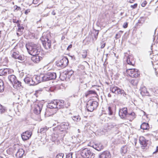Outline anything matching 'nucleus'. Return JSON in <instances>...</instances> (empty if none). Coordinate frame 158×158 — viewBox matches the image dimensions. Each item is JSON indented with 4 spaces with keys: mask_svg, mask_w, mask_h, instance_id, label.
Masks as SVG:
<instances>
[{
    "mask_svg": "<svg viewBox=\"0 0 158 158\" xmlns=\"http://www.w3.org/2000/svg\"><path fill=\"white\" fill-rule=\"evenodd\" d=\"M118 91L119 93L117 94L120 95L121 97L124 99H127L129 97V95L127 94L124 90L120 89Z\"/></svg>",
    "mask_w": 158,
    "mask_h": 158,
    "instance_id": "20",
    "label": "nucleus"
},
{
    "mask_svg": "<svg viewBox=\"0 0 158 158\" xmlns=\"http://www.w3.org/2000/svg\"><path fill=\"white\" fill-rule=\"evenodd\" d=\"M128 114L127 110L126 108H122L120 110L119 112V115L122 119H126Z\"/></svg>",
    "mask_w": 158,
    "mask_h": 158,
    "instance_id": "13",
    "label": "nucleus"
},
{
    "mask_svg": "<svg viewBox=\"0 0 158 158\" xmlns=\"http://www.w3.org/2000/svg\"><path fill=\"white\" fill-rule=\"evenodd\" d=\"M73 73V71L72 70H71L69 71L67 73L69 75H72Z\"/></svg>",
    "mask_w": 158,
    "mask_h": 158,
    "instance_id": "54",
    "label": "nucleus"
},
{
    "mask_svg": "<svg viewBox=\"0 0 158 158\" xmlns=\"http://www.w3.org/2000/svg\"><path fill=\"white\" fill-rule=\"evenodd\" d=\"M136 81L135 80H131L130 81V83L133 85H136Z\"/></svg>",
    "mask_w": 158,
    "mask_h": 158,
    "instance_id": "42",
    "label": "nucleus"
},
{
    "mask_svg": "<svg viewBox=\"0 0 158 158\" xmlns=\"http://www.w3.org/2000/svg\"><path fill=\"white\" fill-rule=\"evenodd\" d=\"M139 141L140 144L143 145V146H146L147 141L142 136L139 137Z\"/></svg>",
    "mask_w": 158,
    "mask_h": 158,
    "instance_id": "24",
    "label": "nucleus"
},
{
    "mask_svg": "<svg viewBox=\"0 0 158 158\" xmlns=\"http://www.w3.org/2000/svg\"><path fill=\"white\" fill-rule=\"evenodd\" d=\"M30 102V100H28L27 101V104H28V105H29V103Z\"/></svg>",
    "mask_w": 158,
    "mask_h": 158,
    "instance_id": "58",
    "label": "nucleus"
},
{
    "mask_svg": "<svg viewBox=\"0 0 158 158\" xmlns=\"http://www.w3.org/2000/svg\"><path fill=\"white\" fill-rule=\"evenodd\" d=\"M32 77L35 85H37L42 81H44L43 74H41L40 75H35Z\"/></svg>",
    "mask_w": 158,
    "mask_h": 158,
    "instance_id": "11",
    "label": "nucleus"
},
{
    "mask_svg": "<svg viewBox=\"0 0 158 158\" xmlns=\"http://www.w3.org/2000/svg\"><path fill=\"white\" fill-rule=\"evenodd\" d=\"M135 0H128V1L131 3H133Z\"/></svg>",
    "mask_w": 158,
    "mask_h": 158,
    "instance_id": "56",
    "label": "nucleus"
},
{
    "mask_svg": "<svg viewBox=\"0 0 158 158\" xmlns=\"http://www.w3.org/2000/svg\"><path fill=\"white\" fill-rule=\"evenodd\" d=\"M140 94L142 96H149V93L147 91V89L145 87H143L140 90Z\"/></svg>",
    "mask_w": 158,
    "mask_h": 158,
    "instance_id": "27",
    "label": "nucleus"
},
{
    "mask_svg": "<svg viewBox=\"0 0 158 158\" xmlns=\"http://www.w3.org/2000/svg\"><path fill=\"white\" fill-rule=\"evenodd\" d=\"M6 111V107L0 104V113L1 114H3Z\"/></svg>",
    "mask_w": 158,
    "mask_h": 158,
    "instance_id": "32",
    "label": "nucleus"
},
{
    "mask_svg": "<svg viewBox=\"0 0 158 158\" xmlns=\"http://www.w3.org/2000/svg\"><path fill=\"white\" fill-rule=\"evenodd\" d=\"M111 157L110 153L108 151H105L99 155V158H110Z\"/></svg>",
    "mask_w": 158,
    "mask_h": 158,
    "instance_id": "18",
    "label": "nucleus"
},
{
    "mask_svg": "<svg viewBox=\"0 0 158 158\" xmlns=\"http://www.w3.org/2000/svg\"><path fill=\"white\" fill-rule=\"evenodd\" d=\"M106 45V44L105 43L103 44H102L101 46V48H103Z\"/></svg>",
    "mask_w": 158,
    "mask_h": 158,
    "instance_id": "52",
    "label": "nucleus"
},
{
    "mask_svg": "<svg viewBox=\"0 0 158 158\" xmlns=\"http://www.w3.org/2000/svg\"><path fill=\"white\" fill-rule=\"evenodd\" d=\"M108 96L109 97H111V95L110 94H108Z\"/></svg>",
    "mask_w": 158,
    "mask_h": 158,
    "instance_id": "61",
    "label": "nucleus"
},
{
    "mask_svg": "<svg viewBox=\"0 0 158 158\" xmlns=\"http://www.w3.org/2000/svg\"><path fill=\"white\" fill-rule=\"evenodd\" d=\"M42 44L46 49H48L51 48V41L45 36H43L40 39Z\"/></svg>",
    "mask_w": 158,
    "mask_h": 158,
    "instance_id": "6",
    "label": "nucleus"
},
{
    "mask_svg": "<svg viewBox=\"0 0 158 158\" xmlns=\"http://www.w3.org/2000/svg\"><path fill=\"white\" fill-rule=\"evenodd\" d=\"M135 118V114L134 112H132L130 114H128L126 119H128L130 121H131Z\"/></svg>",
    "mask_w": 158,
    "mask_h": 158,
    "instance_id": "25",
    "label": "nucleus"
},
{
    "mask_svg": "<svg viewBox=\"0 0 158 158\" xmlns=\"http://www.w3.org/2000/svg\"><path fill=\"white\" fill-rule=\"evenodd\" d=\"M149 127V124L147 123L144 122L140 125V128L143 130H148Z\"/></svg>",
    "mask_w": 158,
    "mask_h": 158,
    "instance_id": "28",
    "label": "nucleus"
},
{
    "mask_svg": "<svg viewBox=\"0 0 158 158\" xmlns=\"http://www.w3.org/2000/svg\"><path fill=\"white\" fill-rule=\"evenodd\" d=\"M64 105L63 101L54 100L48 103L47 106L50 109H61L63 107Z\"/></svg>",
    "mask_w": 158,
    "mask_h": 158,
    "instance_id": "2",
    "label": "nucleus"
},
{
    "mask_svg": "<svg viewBox=\"0 0 158 158\" xmlns=\"http://www.w3.org/2000/svg\"><path fill=\"white\" fill-rule=\"evenodd\" d=\"M120 89L116 86L114 85H112L110 87V90L113 93H114L116 94H118L119 93V90H120Z\"/></svg>",
    "mask_w": 158,
    "mask_h": 158,
    "instance_id": "21",
    "label": "nucleus"
},
{
    "mask_svg": "<svg viewBox=\"0 0 158 158\" xmlns=\"http://www.w3.org/2000/svg\"><path fill=\"white\" fill-rule=\"evenodd\" d=\"M32 133L30 131H26L23 133L21 135V137L23 140H26L28 139L31 136Z\"/></svg>",
    "mask_w": 158,
    "mask_h": 158,
    "instance_id": "16",
    "label": "nucleus"
},
{
    "mask_svg": "<svg viewBox=\"0 0 158 158\" xmlns=\"http://www.w3.org/2000/svg\"><path fill=\"white\" fill-rule=\"evenodd\" d=\"M69 124L68 122H63L58 127L59 131H65L68 128Z\"/></svg>",
    "mask_w": 158,
    "mask_h": 158,
    "instance_id": "15",
    "label": "nucleus"
},
{
    "mask_svg": "<svg viewBox=\"0 0 158 158\" xmlns=\"http://www.w3.org/2000/svg\"><path fill=\"white\" fill-rule=\"evenodd\" d=\"M42 91V89H40L36 90L35 91V94H40V93Z\"/></svg>",
    "mask_w": 158,
    "mask_h": 158,
    "instance_id": "44",
    "label": "nucleus"
},
{
    "mask_svg": "<svg viewBox=\"0 0 158 158\" xmlns=\"http://www.w3.org/2000/svg\"><path fill=\"white\" fill-rule=\"evenodd\" d=\"M17 26L18 27V30L19 31H20L21 29H24V27L22 26H21L19 23H18L17 24Z\"/></svg>",
    "mask_w": 158,
    "mask_h": 158,
    "instance_id": "41",
    "label": "nucleus"
},
{
    "mask_svg": "<svg viewBox=\"0 0 158 158\" xmlns=\"http://www.w3.org/2000/svg\"><path fill=\"white\" fill-rule=\"evenodd\" d=\"M25 13L26 14H27L28 13L27 10H26L25 11Z\"/></svg>",
    "mask_w": 158,
    "mask_h": 158,
    "instance_id": "60",
    "label": "nucleus"
},
{
    "mask_svg": "<svg viewBox=\"0 0 158 158\" xmlns=\"http://www.w3.org/2000/svg\"><path fill=\"white\" fill-rule=\"evenodd\" d=\"M12 54L11 56L15 59H18L19 60H23L24 59L23 55H22L19 52L15 50V48L11 51Z\"/></svg>",
    "mask_w": 158,
    "mask_h": 158,
    "instance_id": "5",
    "label": "nucleus"
},
{
    "mask_svg": "<svg viewBox=\"0 0 158 158\" xmlns=\"http://www.w3.org/2000/svg\"><path fill=\"white\" fill-rule=\"evenodd\" d=\"M66 158H72V153H71L66 155Z\"/></svg>",
    "mask_w": 158,
    "mask_h": 158,
    "instance_id": "43",
    "label": "nucleus"
},
{
    "mask_svg": "<svg viewBox=\"0 0 158 158\" xmlns=\"http://www.w3.org/2000/svg\"><path fill=\"white\" fill-rule=\"evenodd\" d=\"M48 129V128L47 127H46L44 128H41L40 130V132L42 133H44Z\"/></svg>",
    "mask_w": 158,
    "mask_h": 158,
    "instance_id": "37",
    "label": "nucleus"
},
{
    "mask_svg": "<svg viewBox=\"0 0 158 158\" xmlns=\"http://www.w3.org/2000/svg\"><path fill=\"white\" fill-rule=\"evenodd\" d=\"M24 82L29 85H35V83L33 79V77L27 76L24 79Z\"/></svg>",
    "mask_w": 158,
    "mask_h": 158,
    "instance_id": "17",
    "label": "nucleus"
},
{
    "mask_svg": "<svg viewBox=\"0 0 158 158\" xmlns=\"http://www.w3.org/2000/svg\"><path fill=\"white\" fill-rule=\"evenodd\" d=\"M31 59L35 63H38L42 60V57L40 56L39 55L32 56Z\"/></svg>",
    "mask_w": 158,
    "mask_h": 158,
    "instance_id": "19",
    "label": "nucleus"
},
{
    "mask_svg": "<svg viewBox=\"0 0 158 158\" xmlns=\"http://www.w3.org/2000/svg\"><path fill=\"white\" fill-rule=\"evenodd\" d=\"M83 52L82 56L83 58H86L87 56V52L85 50H83Z\"/></svg>",
    "mask_w": 158,
    "mask_h": 158,
    "instance_id": "39",
    "label": "nucleus"
},
{
    "mask_svg": "<svg viewBox=\"0 0 158 158\" xmlns=\"http://www.w3.org/2000/svg\"><path fill=\"white\" fill-rule=\"evenodd\" d=\"M16 8L15 9V10H21V7H20L18 6H16Z\"/></svg>",
    "mask_w": 158,
    "mask_h": 158,
    "instance_id": "50",
    "label": "nucleus"
},
{
    "mask_svg": "<svg viewBox=\"0 0 158 158\" xmlns=\"http://www.w3.org/2000/svg\"><path fill=\"white\" fill-rule=\"evenodd\" d=\"M98 105V103L97 101L89 100L87 104V110L89 111L92 112L97 108Z\"/></svg>",
    "mask_w": 158,
    "mask_h": 158,
    "instance_id": "4",
    "label": "nucleus"
},
{
    "mask_svg": "<svg viewBox=\"0 0 158 158\" xmlns=\"http://www.w3.org/2000/svg\"><path fill=\"white\" fill-rule=\"evenodd\" d=\"M98 33H99L98 30H95V32L94 33V38L95 39V40L97 38Z\"/></svg>",
    "mask_w": 158,
    "mask_h": 158,
    "instance_id": "38",
    "label": "nucleus"
},
{
    "mask_svg": "<svg viewBox=\"0 0 158 158\" xmlns=\"http://www.w3.org/2000/svg\"><path fill=\"white\" fill-rule=\"evenodd\" d=\"M24 153V150L22 149H20L18 150L15 154V156L17 158H21Z\"/></svg>",
    "mask_w": 158,
    "mask_h": 158,
    "instance_id": "23",
    "label": "nucleus"
},
{
    "mask_svg": "<svg viewBox=\"0 0 158 158\" xmlns=\"http://www.w3.org/2000/svg\"><path fill=\"white\" fill-rule=\"evenodd\" d=\"M146 4H147V3H146V2H145L142 3L141 5H142V6L144 7L145 6V5H146Z\"/></svg>",
    "mask_w": 158,
    "mask_h": 158,
    "instance_id": "48",
    "label": "nucleus"
},
{
    "mask_svg": "<svg viewBox=\"0 0 158 158\" xmlns=\"http://www.w3.org/2000/svg\"><path fill=\"white\" fill-rule=\"evenodd\" d=\"M55 137H56V138H57L58 136H57V135H56L55 136Z\"/></svg>",
    "mask_w": 158,
    "mask_h": 158,
    "instance_id": "64",
    "label": "nucleus"
},
{
    "mask_svg": "<svg viewBox=\"0 0 158 158\" xmlns=\"http://www.w3.org/2000/svg\"><path fill=\"white\" fill-rule=\"evenodd\" d=\"M26 48L29 54L32 56L39 55L41 50V47L39 45L33 43L29 44Z\"/></svg>",
    "mask_w": 158,
    "mask_h": 158,
    "instance_id": "1",
    "label": "nucleus"
},
{
    "mask_svg": "<svg viewBox=\"0 0 158 158\" xmlns=\"http://www.w3.org/2000/svg\"><path fill=\"white\" fill-rule=\"evenodd\" d=\"M96 94V93L94 90H89L87 92V93L86 94V96L87 97L88 96H89L90 94Z\"/></svg>",
    "mask_w": 158,
    "mask_h": 158,
    "instance_id": "33",
    "label": "nucleus"
},
{
    "mask_svg": "<svg viewBox=\"0 0 158 158\" xmlns=\"http://www.w3.org/2000/svg\"><path fill=\"white\" fill-rule=\"evenodd\" d=\"M30 105H31V107H33V106H32V105L31 103L30 104Z\"/></svg>",
    "mask_w": 158,
    "mask_h": 158,
    "instance_id": "63",
    "label": "nucleus"
},
{
    "mask_svg": "<svg viewBox=\"0 0 158 158\" xmlns=\"http://www.w3.org/2000/svg\"><path fill=\"white\" fill-rule=\"evenodd\" d=\"M115 126V124L114 123H110L108 124V129L110 130L112 129Z\"/></svg>",
    "mask_w": 158,
    "mask_h": 158,
    "instance_id": "34",
    "label": "nucleus"
},
{
    "mask_svg": "<svg viewBox=\"0 0 158 158\" xmlns=\"http://www.w3.org/2000/svg\"><path fill=\"white\" fill-rule=\"evenodd\" d=\"M64 154L62 153H60L58 154L56 156V158H63Z\"/></svg>",
    "mask_w": 158,
    "mask_h": 158,
    "instance_id": "40",
    "label": "nucleus"
},
{
    "mask_svg": "<svg viewBox=\"0 0 158 158\" xmlns=\"http://www.w3.org/2000/svg\"><path fill=\"white\" fill-rule=\"evenodd\" d=\"M134 141H135V145H136V141H137L136 139H134Z\"/></svg>",
    "mask_w": 158,
    "mask_h": 158,
    "instance_id": "59",
    "label": "nucleus"
},
{
    "mask_svg": "<svg viewBox=\"0 0 158 158\" xmlns=\"http://www.w3.org/2000/svg\"><path fill=\"white\" fill-rule=\"evenodd\" d=\"M127 25H128L127 23H125L123 25V28H126L127 27Z\"/></svg>",
    "mask_w": 158,
    "mask_h": 158,
    "instance_id": "46",
    "label": "nucleus"
},
{
    "mask_svg": "<svg viewBox=\"0 0 158 158\" xmlns=\"http://www.w3.org/2000/svg\"><path fill=\"white\" fill-rule=\"evenodd\" d=\"M8 78L12 84L17 85L19 87L21 86V82L17 79L16 77L14 75L11 74L8 76Z\"/></svg>",
    "mask_w": 158,
    "mask_h": 158,
    "instance_id": "9",
    "label": "nucleus"
},
{
    "mask_svg": "<svg viewBox=\"0 0 158 158\" xmlns=\"http://www.w3.org/2000/svg\"><path fill=\"white\" fill-rule=\"evenodd\" d=\"M4 83L0 79V92H2L4 90Z\"/></svg>",
    "mask_w": 158,
    "mask_h": 158,
    "instance_id": "31",
    "label": "nucleus"
},
{
    "mask_svg": "<svg viewBox=\"0 0 158 158\" xmlns=\"http://www.w3.org/2000/svg\"><path fill=\"white\" fill-rule=\"evenodd\" d=\"M156 150L153 152V154H155L156 153L158 152V146H156Z\"/></svg>",
    "mask_w": 158,
    "mask_h": 158,
    "instance_id": "53",
    "label": "nucleus"
},
{
    "mask_svg": "<svg viewBox=\"0 0 158 158\" xmlns=\"http://www.w3.org/2000/svg\"><path fill=\"white\" fill-rule=\"evenodd\" d=\"M80 154L83 158H94L95 156V154L87 148L81 149Z\"/></svg>",
    "mask_w": 158,
    "mask_h": 158,
    "instance_id": "3",
    "label": "nucleus"
},
{
    "mask_svg": "<svg viewBox=\"0 0 158 158\" xmlns=\"http://www.w3.org/2000/svg\"><path fill=\"white\" fill-rule=\"evenodd\" d=\"M13 22L14 23H17V24L18 23H19V21L18 20H17L15 19H13Z\"/></svg>",
    "mask_w": 158,
    "mask_h": 158,
    "instance_id": "47",
    "label": "nucleus"
},
{
    "mask_svg": "<svg viewBox=\"0 0 158 158\" xmlns=\"http://www.w3.org/2000/svg\"><path fill=\"white\" fill-rule=\"evenodd\" d=\"M137 6V3H135L133 5H131V7L133 9H135L136 8Z\"/></svg>",
    "mask_w": 158,
    "mask_h": 158,
    "instance_id": "45",
    "label": "nucleus"
},
{
    "mask_svg": "<svg viewBox=\"0 0 158 158\" xmlns=\"http://www.w3.org/2000/svg\"><path fill=\"white\" fill-rule=\"evenodd\" d=\"M47 110H46V111L45 112V116H49L50 115L47 114Z\"/></svg>",
    "mask_w": 158,
    "mask_h": 158,
    "instance_id": "55",
    "label": "nucleus"
},
{
    "mask_svg": "<svg viewBox=\"0 0 158 158\" xmlns=\"http://www.w3.org/2000/svg\"><path fill=\"white\" fill-rule=\"evenodd\" d=\"M73 120L75 122H78L81 120V118L79 115H76L72 117Z\"/></svg>",
    "mask_w": 158,
    "mask_h": 158,
    "instance_id": "30",
    "label": "nucleus"
},
{
    "mask_svg": "<svg viewBox=\"0 0 158 158\" xmlns=\"http://www.w3.org/2000/svg\"><path fill=\"white\" fill-rule=\"evenodd\" d=\"M72 44H70L69 45L68 47H67V50H69V49L71 48H72Z\"/></svg>",
    "mask_w": 158,
    "mask_h": 158,
    "instance_id": "49",
    "label": "nucleus"
},
{
    "mask_svg": "<svg viewBox=\"0 0 158 158\" xmlns=\"http://www.w3.org/2000/svg\"><path fill=\"white\" fill-rule=\"evenodd\" d=\"M123 31H120L115 35V38L116 39H117L120 38L121 37L122 34L123 33Z\"/></svg>",
    "mask_w": 158,
    "mask_h": 158,
    "instance_id": "35",
    "label": "nucleus"
},
{
    "mask_svg": "<svg viewBox=\"0 0 158 158\" xmlns=\"http://www.w3.org/2000/svg\"><path fill=\"white\" fill-rule=\"evenodd\" d=\"M120 151L122 155L126 153L127 152V147L126 145L123 146L121 148Z\"/></svg>",
    "mask_w": 158,
    "mask_h": 158,
    "instance_id": "29",
    "label": "nucleus"
},
{
    "mask_svg": "<svg viewBox=\"0 0 158 158\" xmlns=\"http://www.w3.org/2000/svg\"><path fill=\"white\" fill-rule=\"evenodd\" d=\"M14 72L13 69H0V76H6Z\"/></svg>",
    "mask_w": 158,
    "mask_h": 158,
    "instance_id": "14",
    "label": "nucleus"
},
{
    "mask_svg": "<svg viewBox=\"0 0 158 158\" xmlns=\"http://www.w3.org/2000/svg\"><path fill=\"white\" fill-rule=\"evenodd\" d=\"M33 104H34V113L37 114H40L43 107V104L38 101L34 102Z\"/></svg>",
    "mask_w": 158,
    "mask_h": 158,
    "instance_id": "8",
    "label": "nucleus"
},
{
    "mask_svg": "<svg viewBox=\"0 0 158 158\" xmlns=\"http://www.w3.org/2000/svg\"><path fill=\"white\" fill-rule=\"evenodd\" d=\"M133 57L131 55H129L127 57V62L128 64L133 65L134 64V61L132 60Z\"/></svg>",
    "mask_w": 158,
    "mask_h": 158,
    "instance_id": "26",
    "label": "nucleus"
},
{
    "mask_svg": "<svg viewBox=\"0 0 158 158\" xmlns=\"http://www.w3.org/2000/svg\"><path fill=\"white\" fill-rule=\"evenodd\" d=\"M108 114L110 115H112L113 114V112L112 108L110 107H108L107 109Z\"/></svg>",
    "mask_w": 158,
    "mask_h": 158,
    "instance_id": "36",
    "label": "nucleus"
},
{
    "mask_svg": "<svg viewBox=\"0 0 158 158\" xmlns=\"http://www.w3.org/2000/svg\"><path fill=\"white\" fill-rule=\"evenodd\" d=\"M152 45L151 46V50L152 49Z\"/></svg>",
    "mask_w": 158,
    "mask_h": 158,
    "instance_id": "62",
    "label": "nucleus"
},
{
    "mask_svg": "<svg viewBox=\"0 0 158 158\" xmlns=\"http://www.w3.org/2000/svg\"><path fill=\"white\" fill-rule=\"evenodd\" d=\"M43 74L44 81L55 79L56 77V74L55 73L48 72Z\"/></svg>",
    "mask_w": 158,
    "mask_h": 158,
    "instance_id": "10",
    "label": "nucleus"
},
{
    "mask_svg": "<svg viewBox=\"0 0 158 158\" xmlns=\"http://www.w3.org/2000/svg\"><path fill=\"white\" fill-rule=\"evenodd\" d=\"M127 74L132 77L136 78L139 75L138 70L135 69H127Z\"/></svg>",
    "mask_w": 158,
    "mask_h": 158,
    "instance_id": "7",
    "label": "nucleus"
},
{
    "mask_svg": "<svg viewBox=\"0 0 158 158\" xmlns=\"http://www.w3.org/2000/svg\"><path fill=\"white\" fill-rule=\"evenodd\" d=\"M38 0H33V3L34 4H36L38 3Z\"/></svg>",
    "mask_w": 158,
    "mask_h": 158,
    "instance_id": "51",
    "label": "nucleus"
},
{
    "mask_svg": "<svg viewBox=\"0 0 158 158\" xmlns=\"http://www.w3.org/2000/svg\"><path fill=\"white\" fill-rule=\"evenodd\" d=\"M93 147L96 150L100 151L104 148V146L101 143H95L93 145Z\"/></svg>",
    "mask_w": 158,
    "mask_h": 158,
    "instance_id": "22",
    "label": "nucleus"
},
{
    "mask_svg": "<svg viewBox=\"0 0 158 158\" xmlns=\"http://www.w3.org/2000/svg\"><path fill=\"white\" fill-rule=\"evenodd\" d=\"M68 62L69 60L68 58L64 57L59 61H58L56 63V65L58 66L64 68L67 65Z\"/></svg>",
    "mask_w": 158,
    "mask_h": 158,
    "instance_id": "12",
    "label": "nucleus"
},
{
    "mask_svg": "<svg viewBox=\"0 0 158 158\" xmlns=\"http://www.w3.org/2000/svg\"><path fill=\"white\" fill-rule=\"evenodd\" d=\"M52 14L53 15H56V13L55 12L54 10H53L52 11Z\"/></svg>",
    "mask_w": 158,
    "mask_h": 158,
    "instance_id": "57",
    "label": "nucleus"
}]
</instances>
